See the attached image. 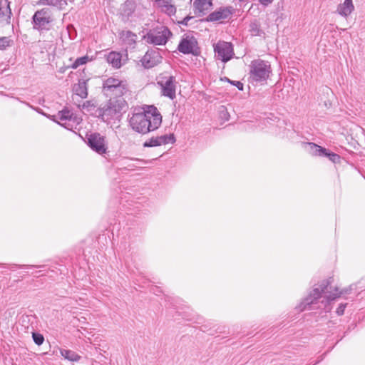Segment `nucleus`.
Here are the masks:
<instances>
[{"label":"nucleus","instance_id":"nucleus-1","mask_svg":"<svg viewBox=\"0 0 365 365\" xmlns=\"http://www.w3.org/2000/svg\"><path fill=\"white\" fill-rule=\"evenodd\" d=\"M131 128L141 134L158 129L162 123V115L154 106H148L143 111L133 113L130 119Z\"/></svg>","mask_w":365,"mask_h":365},{"label":"nucleus","instance_id":"nucleus-2","mask_svg":"<svg viewBox=\"0 0 365 365\" xmlns=\"http://www.w3.org/2000/svg\"><path fill=\"white\" fill-rule=\"evenodd\" d=\"M127 103L123 98H110L103 106L98 108L95 114L104 122L118 120L120 118L122 111L126 108Z\"/></svg>","mask_w":365,"mask_h":365},{"label":"nucleus","instance_id":"nucleus-3","mask_svg":"<svg viewBox=\"0 0 365 365\" xmlns=\"http://www.w3.org/2000/svg\"><path fill=\"white\" fill-rule=\"evenodd\" d=\"M333 282V279L324 280L320 284L319 287L314 288L310 294L306 297L302 302L304 305L302 309H307V306H309L314 303V302L321 297L322 293L329 294L326 296L327 302L334 300L342 294V292H339L338 287H334L335 292H332L331 284Z\"/></svg>","mask_w":365,"mask_h":365},{"label":"nucleus","instance_id":"nucleus-4","mask_svg":"<svg viewBox=\"0 0 365 365\" xmlns=\"http://www.w3.org/2000/svg\"><path fill=\"white\" fill-rule=\"evenodd\" d=\"M103 91L110 98H120L128 92V88L126 81L110 77L103 81Z\"/></svg>","mask_w":365,"mask_h":365},{"label":"nucleus","instance_id":"nucleus-5","mask_svg":"<svg viewBox=\"0 0 365 365\" xmlns=\"http://www.w3.org/2000/svg\"><path fill=\"white\" fill-rule=\"evenodd\" d=\"M172 36L169 29L164 26L150 29L144 36L147 43L154 45H165Z\"/></svg>","mask_w":365,"mask_h":365},{"label":"nucleus","instance_id":"nucleus-6","mask_svg":"<svg viewBox=\"0 0 365 365\" xmlns=\"http://www.w3.org/2000/svg\"><path fill=\"white\" fill-rule=\"evenodd\" d=\"M271 71V66L267 61L257 59L251 62L250 77L255 81L261 82L266 81Z\"/></svg>","mask_w":365,"mask_h":365},{"label":"nucleus","instance_id":"nucleus-7","mask_svg":"<svg viewBox=\"0 0 365 365\" xmlns=\"http://www.w3.org/2000/svg\"><path fill=\"white\" fill-rule=\"evenodd\" d=\"M52 21L51 10L43 8L36 11L32 17L33 29L38 31L48 30Z\"/></svg>","mask_w":365,"mask_h":365},{"label":"nucleus","instance_id":"nucleus-8","mask_svg":"<svg viewBox=\"0 0 365 365\" xmlns=\"http://www.w3.org/2000/svg\"><path fill=\"white\" fill-rule=\"evenodd\" d=\"M178 49L183 54L198 56L200 53L197 39L193 36L190 35H184L182 36L178 44Z\"/></svg>","mask_w":365,"mask_h":365},{"label":"nucleus","instance_id":"nucleus-9","mask_svg":"<svg viewBox=\"0 0 365 365\" xmlns=\"http://www.w3.org/2000/svg\"><path fill=\"white\" fill-rule=\"evenodd\" d=\"M215 57L226 63L229 61L234 55L232 44L226 41H218L214 45Z\"/></svg>","mask_w":365,"mask_h":365},{"label":"nucleus","instance_id":"nucleus-10","mask_svg":"<svg viewBox=\"0 0 365 365\" xmlns=\"http://www.w3.org/2000/svg\"><path fill=\"white\" fill-rule=\"evenodd\" d=\"M306 147L313 155L327 157L334 163H339L340 160V156L338 154L331 152L314 143H306Z\"/></svg>","mask_w":365,"mask_h":365},{"label":"nucleus","instance_id":"nucleus-11","mask_svg":"<svg viewBox=\"0 0 365 365\" xmlns=\"http://www.w3.org/2000/svg\"><path fill=\"white\" fill-rule=\"evenodd\" d=\"M88 146L98 154L106 152L105 138L98 133H93L86 135Z\"/></svg>","mask_w":365,"mask_h":365},{"label":"nucleus","instance_id":"nucleus-12","mask_svg":"<svg viewBox=\"0 0 365 365\" xmlns=\"http://www.w3.org/2000/svg\"><path fill=\"white\" fill-rule=\"evenodd\" d=\"M158 83L161 86L162 94L164 96L168 97L172 100L175 98L177 83L175 77L173 76L163 77L160 81L158 82Z\"/></svg>","mask_w":365,"mask_h":365},{"label":"nucleus","instance_id":"nucleus-13","mask_svg":"<svg viewBox=\"0 0 365 365\" xmlns=\"http://www.w3.org/2000/svg\"><path fill=\"white\" fill-rule=\"evenodd\" d=\"M162 61L158 49L148 50L140 60L142 66L145 68H151L158 65Z\"/></svg>","mask_w":365,"mask_h":365},{"label":"nucleus","instance_id":"nucleus-14","mask_svg":"<svg viewBox=\"0 0 365 365\" xmlns=\"http://www.w3.org/2000/svg\"><path fill=\"white\" fill-rule=\"evenodd\" d=\"M175 142V138L174 134L163 135L157 137H152L148 140L144 142L143 147H156L168 143H174Z\"/></svg>","mask_w":365,"mask_h":365},{"label":"nucleus","instance_id":"nucleus-15","mask_svg":"<svg viewBox=\"0 0 365 365\" xmlns=\"http://www.w3.org/2000/svg\"><path fill=\"white\" fill-rule=\"evenodd\" d=\"M135 3L133 0H126L121 4L119 9V14L123 22L128 21L133 16L135 11Z\"/></svg>","mask_w":365,"mask_h":365},{"label":"nucleus","instance_id":"nucleus-16","mask_svg":"<svg viewBox=\"0 0 365 365\" xmlns=\"http://www.w3.org/2000/svg\"><path fill=\"white\" fill-rule=\"evenodd\" d=\"M232 7L220 8L218 11H215L210 14L206 18V21H217L228 19L232 14Z\"/></svg>","mask_w":365,"mask_h":365},{"label":"nucleus","instance_id":"nucleus-17","mask_svg":"<svg viewBox=\"0 0 365 365\" xmlns=\"http://www.w3.org/2000/svg\"><path fill=\"white\" fill-rule=\"evenodd\" d=\"M212 6V0H195L193 3L195 14L199 16H204Z\"/></svg>","mask_w":365,"mask_h":365},{"label":"nucleus","instance_id":"nucleus-18","mask_svg":"<svg viewBox=\"0 0 365 365\" xmlns=\"http://www.w3.org/2000/svg\"><path fill=\"white\" fill-rule=\"evenodd\" d=\"M73 114L71 113L68 109L64 108L62 110L58 111L56 115H53L52 119L56 121L54 118L57 117L61 120H68V122H65L63 123H60L58 121H56L59 125L64 127L65 128L68 130H72L73 125H71L70 122L73 118Z\"/></svg>","mask_w":365,"mask_h":365},{"label":"nucleus","instance_id":"nucleus-19","mask_svg":"<svg viewBox=\"0 0 365 365\" xmlns=\"http://www.w3.org/2000/svg\"><path fill=\"white\" fill-rule=\"evenodd\" d=\"M11 14L10 2L8 0H0V21L9 24Z\"/></svg>","mask_w":365,"mask_h":365},{"label":"nucleus","instance_id":"nucleus-20","mask_svg":"<svg viewBox=\"0 0 365 365\" xmlns=\"http://www.w3.org/2000/svg\"><path fill=\"white\" fill-rule=\"evenodd\" d=\"M155 4L160 8L162 12L169 16L174 15L176 12V8L175 5L172 4V0H156Z\"/></svg>","mask_w":365,"mask_h":365},{"label":"nucleus","instance_id":"nucleus-21","mask_svg":"<svg viewBox=\"0 0 365 365\" xmlns=\"http://www.w3.org/2000/svg\"><path fill=\"white\" fill-rule=\"evenodd\" d=\"M354 10V6L352 0H344L343 4L338 5L336 12L339 15L346 17L350 15Z\"/></svg>","mask_w":365,"mask_h":365},{"label":"nucleus","instance_id":"nucleus-22","mask_svg":"<svg viewBox=\"0 0 365 365\" xmlns=\"http://www.w3.org/2000/svg\"><path fill=\"white\" fill-rule=\"evenodd\" d=\"M73 92L81 98H86L88 96L87 81L79 80L77 84H75L73 88Z\"/></svg>","mask_w":365,"mask_h":365},{"label":"nucleus","instance_id":"nucleus-23","mask_svg":"<svg viewBox=\"0 0 365 365\" xmlns=\"http://www.w3.org/2000/svg\"><path fill=\"white\" fill-rule=\"evenodd\" d=\"M119 36L120 38L128 45H133L136 41L137 36L130 31H122Z\"/></svg>","mask_w":365,"mask_h":365},{"label":"nucleus","instance_id":"nucleus-24","mask_svg":"<svg viewBox=\"0 0 365 365\" xmlns=\"http://www.w3.org/2000/svg\"><path fill=\"white\" fill-rule=\"evenodd\" d=\"M107 61L115 68L121 66V56L119 53L112 51L107 56Z\"/></svg>","mask_w":365,"mask_h":365},{"label":"nucleus","instance_id":"nucleus-25","mask_svg":"<svg viewBox=\"0 0 365 365\" xmlns=\"http://www.w3.org/2000/svg\"><path fill=\"white\" fill-rule=\"evenodd\" d=\"M60 353L62 356L71 361H78L81 359V356L72 350L61 349Z\"/></svg>","mask_w":365,"mask_h":365},{"label":"nucleus","instance_id":"nucleus-26","mask_svg":"<svg viewBox=\"0 0 365 365\" xmlns=\"http://www.w3.org/2000/svg\"><path fill=\"white\" fill-rule=\"evenodd\" d=\"M250 31L252 36H261L264 34V31L261 29V26L259 21L255 20L250 24Z\"/></svg>","mask_w":365,"mask_h":365},{"label":"nucleus","instance_id":"nucleus-27","mask_svg":"<svg viewBox=\"0 0 365 365\" xmlns=\"http://www.w3.org/2000/svg\"><path fill=\"white\" fill-rule=\"evenodd\" d=\"M89 61V58L88 56H84L80 58H78L71 66H68L67 68H71L73 69H76L78 66L81 65L86 64Z\"/></svg>","mask_w":365,"mask_h":365},{"label":"nucleus","instance_id":"nucleus-28","mask_svg":"<svg viewBox=\"0 0 365 365\" xmlns=\"http://www.w3.org/2000/svg\"><path fill=\"white\" fill-rule=\"evenodd\" d=\"M49 6H56L61 9L67 5L66 0H48Z\"/></svg>","mask_w":365,"mask_h":365},{"label":"nucleus","instance_id":"nucleus-29","mask_svg":"<svg viewBox=\"0 0 365 365\" xmlns=\"http://www.w3.org/2000/svg\"><path fill=\"white\" fill-rule=\"evenodd\" d=\"M11 42L12 40L9 37H0V50L5 49L6 47L10 46Z\"/></svg>","mask_w":365,"mask_h":365},{"label":"nucleus","instance_id":"nucleus-30","mask_svg":"<svg viewBox=\"0 0 365 365\" xmlns=\"http://www.w3.org/2000/svg\"><path fill=\"white\" fill-rule=\"evenodd\" d=\"M32 338L35 344H37L38 346L41 345L44 341L43 336L38 332H33Z\"/></svg>","mask_w":365,"mask_h":365},{"label":"nucleus","instance_id":"nucleus-31","mask_svg":"<svg viewBox=\"0 0 365 365\" xmlns=\"http://www.w3.org/2000/svg\"><path fill=\"white\" fill-rule=\"evenodd\" d=\"M222 80L227 81L230 84L235 86L238 88V90L243 91L244 86L243 83H241L240 81H232L230 80L227 77H225L224 78H222Z\"/></svg>","mask_w":365,"mask_h":365},{"label":"nucleus","instance_id":"nucleus-32","mask_svg":"<svg viewBox=\"0 0 365 365\" xmlns=\"http://www.w3.org/2000/svg\"><path fill=\"white\" fill-rule=\"evenodd\" d=\"M346 307V304H340L336 311L337 315H339V316L343 315L344 313Z\"/></svg>","mask_w":365,"mask_h":365},{"label":"nucleus","instance_id":"nucleus-33","mask_svg":"<svg viewBox=\"0 0 365 365\" xmlns=\"http://www.w3.org/2000/svg\"><path fill=\"white\" fill-rule=\"evenodd\" d=\"M192 19V16H187L186 17H185L182 21H178V24H181V25H184V26H187L188 25V21Z\"/></svg>","mask_w":365,"mask_h":365},{"label":"nucleus","instance_id":"nucleus-34","mask_svg":"<svg viewBox=\"0 0 365 365\" xmlns=\"http://www.w3.org/2000/svg\"><path fill=\"white\" fill-rule=\"evenodd\" d=\"M83 107L87 108L88 110H90L89 108H91V107L95 108V106L93 103H91L90 101H86V103H83Z\"/></svg>","mask_w":365,"mask_h":365},{"label":"nucleus","instance_id":"nucleus-35","mask_svg":"<svg viewBox=\"0 0 365 365\" xmlns=\"http://www.w3.org/2000/svg\"><path fill=\"white\" fill-rule=\"evenodd\" d=\"M134 160H136V161H138V162H141L144 165H147V164L151 163L152 161H153L155 159L145 160H141V159L135 158Z\"/></svg>","mask_w":365,"mask_h":365},{"label":"nucleus","instance_id":"nucleus-36","mask_svg":"<svg viewBox=\"0 0 365 365\" xmlns=\"http://www.w3.org/2000/svg\"><path fill=\"white\" fill-rule=\"evenodd\" d=\"M274 0H259L261 4L264 6H267L270 4Z\"/></svg>","mask_w":365,"mask_h":365},{"label":"nucleus","instance_id":"nucleus-37","mask_svg":"<svg viewBox=\"0 0 365 365\" xmlns=\"http://www.w3.org/2000/svg\"><path fill=\"white\" fill-rule=\"evenodd\" d=\"M38 5H48L49 6V3H48V0H39L38 1Z\"/></svg>","mask_w":365,"mask_h":365},{"label":"nucleus","instance_id":"nucleus-38","mask_svg":"<svg viewBox=\"0 0 365 365\" xmlns=\"http://www.w3.org/2000/svg\"><path fill=\"white\" fill-rule=\"evenodd\" d=\"M14 266H16V267H41V266H34V265H25V264H23V265H17V264H14Z\"/></svg>","mask_w":365,"mask_h":365},{"label":"nucleus","instance_id":"nucleus-39","mask_svg":"<svg viewBox=\"0 0 365 365\" xmlns=\"http://www.w3.org/2000/svg\"><path fill=\"white\" fill-rule=\"evenodd\" d=\"M66 68L61 67V68H60L59 71H60L61 73H64V72H65Z\"/></svg>","mask_w":365,"mask_h":365}]
</instances>
